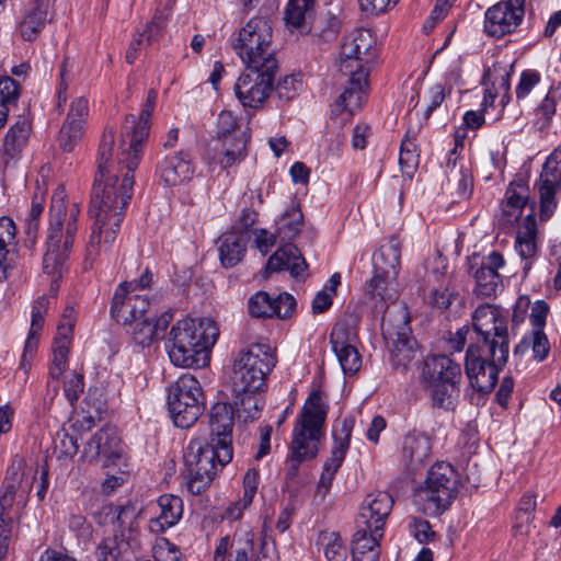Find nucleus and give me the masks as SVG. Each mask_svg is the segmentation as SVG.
<instances>
[{
    "mask_svg": "<svg viewBox=\"0 0 561 561\" xmlns=\"http://www.w3.org/2000/svg\"><path fill=\"white\" fill-rule=\"evenodd\" d=\"M115 137L113 128H105L98 151L99 178L92 190L89 213L95 219L88 245L89 255L98 254L102 248L107 249L117 236L124 211L131 198L134 171L129 170L125 150L117 154V168L112 160Z\"/></svg>",
    "mask_w": 561,
    "mask_h": 561,
    "instance_id": "1",
    "label": "nucleus"
},
{
    "mask_svg": "<svg viewBox=\"0 0 561 561\" xmlns=\"http://www.w3.org/2000/svg\"><path fill=\"white\" fill-rule=\"evenodd\" d=\"M79 204L68 202L65 187L58 186L51 196L48 211L46 251L43 257L46 274L55 276L61 273L79 230Z\"/></svg>",
    "mask_w": 561,
    "mask_h": 561,
    "instance_id": "2",
    "label": "nucleus"
},
{
    "mask_svg": "<svg viewBox=\"0 0 561 561\" xmlns=\"http://www.w3.org/2000/svg\"><path fill=\"white\" fill-rule=\"evenodd\" d=\"M218 336L219 329L213 319L185 318L172 325L165 348L171 363L178 367H204Z\"/></svg>",
    "mask_w": 561,
    "mask_h": 561,
    "instance_id": "3",
    "label": "nucleus"
},
{
    "mask_svg": "<svg viewBox=\"0 0 561 561\" xmlns=\"http://www.w3.org/2000/svg\"><path fill=\"white\" fill-rule=\"evenodd\" d=\"M327 413L328 407L320 392L313 391L301 408L293 430L287 457L289 478L296 477L301 462L311 460L319 454L320 442L324 437Z\"/></svg>",
    "mask_w": 561,
    "mask_h": 561,
    "instance_id": "4",
    "label": "nucleus"
},
{
    "mask_svg": "<svg viewBox=\"0 0 561 561\" xmlns=\"http://www.w3.org/2000/svg\"><path fill=\"white\" fill-rule=\"evenodd\" d=\"M274 348L265 343L251 344L236 357L232 366L231 388L233 393L259 392L265 386L267 374L275 367Z\"/></svg>",
    "mask_w": 561,
    "mask_h": 561,
    "instance_id": "5",
    "label": "nucleus"
},
{
    "mask_svg": "<svg viewBox=\"0 0 561 561\" xmlns=\"http://www.w3.org/2000/svg\"><path fill=\"white\" fill-rule=\"evenodd\" d=\"M222 446L207 443L204 438H194L185 449L183 476L186 488L193 495L201 494L213 481L217 468L229 461L221 459Z\"/></svg>",
    "mask_w": 561,
    "mask_h": 561,
    "instance_id": "6",
    "label": "nucleus"
},
{
    "mask_svg": "<svg viewBox=\"0 0 561 561\" xmlns=\"http://www.w3.org/2000/svg\"><path fill=\"white\" fill-rule=\"evenodd\" d=\"M410 317L405 306L399 305L386 310L382 316L381 330L388 341L390 362L393 369L404 373L415 359L417 342L411 336Z\"/></svg>",
    "mask_w": 561,
    "mask_h": 561,
    "instance_id": "7",
    "label": "nucleus"
},
{
    "mask_svg": "<svg viewBox=\"0 0 561 561\" xmlns=\"http://www.w3.org/2000/svg\"><path fill=\"white\" fill-rule=\"evenodd\" d=\"M168 408L174 425L191 427L205 410L202 387L190 374L182 375L168 388Z\"/></svg>",
    "mask_w": 561,
    "mask_h": 561,
    "instance_id": "8",
    "label": "nucleus"
},
{
    "mask_svg": "<svg viewBox=\"0 0 561 561\" xmlns=\"http://www.w3.org/2000/svg\"><path fill=\"white\" fill-rule=\"evenodd\" d=\"M455 470L450 463L437 462L427 473L425 484L420 486L414 501L423 513L435 516L448 510L453 502V478Z\"/></svg>",
    "mask_w": 561,
    "mask_h": 561,
    "instance_id": "9",
    "label": "nucleus"
},
{
    "mask_svg": "<svg viewBox=\"0 0 561 561\" xmlns=\"http://www.w3.org/2000/svg\"><path fill=\"white\" fill-rule=\"evenodd\" d=\"M472 324L490 353L494 355L500 351L496 360L501 364L506 363L510 354V333L504 311L493 305H481L472 314Z\"/></svg>",
    "mask_w": 561,
    "mask_h": 561,
    "instance_id": "10",
    "label": "nucleus"
},
{
    "mask_svg": "<svg viewBox=\"0 0 561 561\" xmlns=\"http://www.w3.org/2000/svg\"><path fill=\"white\" fill-rule=\"evenodd\" d=\"M422 379L434 383L433 403L435 407L454 410L456 365L449 355L438 354L424 360Z\"/></svg>",
    "mask_w": 561,
    "mask_h": 561,
    "instance_id": "11",
    "label": "nucleus"
},
{
    "mask_svg": "<svg viewBox=\"0 0 561 561\" xmlns=\"http://www.w3.org/2000/svg\"><path fill=\"white\" fill-rule=\"evenodd\" d=\"M497 354L489 353L490 360L488 362L483 355V350L480 345L472 344L467 348L465 356V374L468 378L470 387L479 393H488L493 390L497 381L499 370L502 369L506 363H499Z\"/></svg>",
    "mask_w": 561,
    "mask_h": 561,
    "instance_id": "12",
    "label": "nucleus"
},
{
    "mask_svg": "<svg viewBox=\"0 0 561 561\" xmlns=\"http://www.w3.org/2000/svg\"><path fill=\"white\" fill-rule=\"evenodd\" d=\"M231 47L247 66V70L277 71L278 61L271 39L266 37H234Z\"/></svg>",
    "mask_w": 561,
    "mask_h": 561,
    "instance_id": "13",
    "label": "nucleus"
},
{
    "mask_svg": "<svg viewBox=\"0 0 561 561\" xmlns=\"http://www.w3.org/2000/svg\"><path fill=\"white\" fill-rule=\"evenodd\" d=\"M467 264L468 272L476 280L474 293L477 296L491 297L502 289V277L497 271L504 266L505 260L500 252L492 251L484 257L474 254L468 259Z\"/></svg>",
    "mask_w": 561,
    "mask_h": 561,
    "instance_id": "14",
    "label": "nucleus"
},
{
    "mask_svg": "<svg viewBox=\"0 0 561 561\" xmlns=\"http://www.w3.org/2000/svg\"><path fill=\"white\" fill-rule=\"evenodd\" d=\"M377 56L376 37H344L341 44V72L369 75L370 65Z\"/></svg>",
    "mask_w": 561,
    "mask_h": 561,
    "instance_id": "15",
    "label": "nucleus"
},
{
    "mask_svg": "<svg viewBox=\"0 0 561 561\" xmlns=\"http://www.w3.org/2000/svg\"><path fill=\"white\" fill-rule=\"evenodd\" d=\"M275 71H244L234 84V92L244 107L259 108L270 96Z\"/></svg>",
    "mask_w": 561,
    "mask_h": 561,
    "instance_id": "16",
    "label": "nucleus"
},
{
    "mask_svg": "<svg viewBox=\"0 0 561 561\" xmlns=\"http://www.w3.org/2000/svg\"><path fill=\"white\" fill-rule=\"evenodd\" d=\"M134 285L135 282H123L119 284L111 304L112 317L125 327L148 318L146 314L150 301L146 295L130 293V287Z\"/></svg>",
    "mask_w": 561,
    "mask_h": 561,
    "instance_id": "17",
    "label": "nucleus"
},
{
    "mask_svg": "<svg viewBox=\"0 0 561 561\" xmlns=\"http://www.w3.org/2000/svg\"><path fill=\"white\" fill-rule=\"evenodd\" d=\"M540 216L548 219L557 207L556 194L561 190V150L556 148L546 159L539 181Z\"/></svg>",
    "mask_w": 561,
    "mask_h": 561,
    "instance_id": "18",
    "label": "nucleus"
},
{
    "mask_svg": "<svg viewBox=\"0 0 561 561\" xmlns=\"http://www.w3.org/2000/svg\"><path fill=\"white\" fill-rule=\"evenodd\" d=\"M153 110L154 105L145 103L138 122H136V117L134 115L126 117L124 127L125 131L122 134V142L124 144L126 139H128V148L124 149L127 158L121 160L127 161L129 170H136L140 162L142 145L149 136V122Z\"/></svg>",
    "mask_w": 561,
    "mask_h": 561,
    "instance_id": "19",
    "label": "nucleus"
},
{
    "mask_svg": "<svg viewBox=\"0 0 561 561\" xmlns=\"http://www.w3.org/2000/svg\"><path fill=\"white\" fill-rule=\"evenodd\" d=\"M123 455L121 439L113 426L98 431L85 444L83 457L90 462L100 461L103 467L117 465Z\"/></svg>",
    "mask_w": 561,
    "mask_h": 561,
    "instance_id": "20",
    "label": "nucleus"
},
{
    "mask_svg": "<svg viewBox=\"0 0 561 561\" xmlns=\"http://www.w3.org/2000/svg\"><path fill=\"white\" fill-rule=\"evenodd\" d=\"M209 428L211 443L222 446L221 459L231 461L232 459V428H233V409L225 402H217L213 405L209 415Z\"/></svg>",
    "mask_w": 561,
    "mask_h": 561,
    "instance_id": "21",
    "label": "nucleus"
},
{
    "mask_svg": "<svg viewBox=\"0 0 561 561\" xmlns=\"http://www.w3.org/2000/svg\"><path fill=\"white\" fill-rule=\"evenodd\" d=\"M88 116V100L82 96L72 100L65 123L59 131V146L64 151H72L80 141Z\"/></svg>",
    "mask_w": 561,
    "mask_h": 561,
    "instance_id": "22",
    "label": "nucleus"
},
{
    "mask_svg": "<svg viewBox=\"0 0 561 561\" xmlns=\"http://www.w3.org/2000/svg\"><path fill=\"white\" fill-rule=\"evenodd\" d=\"M393 506V500L387 492L369 494L364 500L356 525L373 528L374 533H383V526Z\"/></svg>",
    "mask_w": 561,
    "mask_h": 561,
    "instance_id": "23",
    "label": "nucleus"
},
{
    "mask_svg": "<svg viewBox=\"0 0 561 561\" xmlns=\"http://www.w3.org/2000/svg\"><path fill=\"white\" fill-rule=\"evenodd\" d=\"M254 534L248 528L238 529L232 537L219 540L214 553L215 561H252L254 557Z\"/></svg>",
    "mask_w": 561,
    "mask_h": 561,
    "instance_id": "24",
    "label": "nucleus"
},
{
    "mask_svg": "<svg viewBox=\"0 0 561 561\" xmlns=\"http://www.w3.org/2000/svg\"><path fill=\"white\" fill-rule=\"evenodd\" d=\"M514 61L508 58L496 60L492 67L485 69L483 73V81L486 85L490 84L484 94L482 105L484 107L492 105L495 96L502 92L503 101H508V92L511 89L510 80L513 75Z\"/></svg>",
    "mask_w": 561,
    "mask_h": 561,
    "instance_id": "25",
    "label": "nucleus"
},
{
    "mask_svg": "<svg viewBox=\"0 0 561 561\" xmlns=\"http://www.w3.org/2000/svg\"><path fill=\"white\" fill-rule=\"evenodd\" d=\"M524 16V10H515L503 1L485 12L484 28L488 35H508L515 32Z\"/></svg>",
    "mask_w": 561,
    "mask_h": 561,
    "instance_id": "26",
    "label": "nucleus"
},
{
    "mask_svg": "<svg viewBox=\"0 0 561 561\" xmlns=\"http://www.w3.org/2000/svg\"><path fill=\"white\" fill-rule=\"evenodd\" d=\"M342 73L348 76V83L344 92L339 96L333 105L332 113L334 115H340L343 112L353 114L355 111L359 110L365 100L366 90L368 88L369 75L364 73L363 71L357 73Z\"/></svg>",
    "mask_w": 561,
    "mask_h": 561,
    "instance_id": "27",
    "label": "nucleus"
},
{
    "mask_svg": "<svg viewBox=\"0 0 561 561\" xmlns=\"http://www.w3.org/2000/svg\"><path fill=\"white\" fill-rule=\"evenodd\" d=\"M158 173L165 185H180L193 178L194 167L192 159L190 154L184 151L167 156L159 163Z\"/></svg>",
    "mask_w": 561,
    "mask_h": 561,
    "instance_id": "28",
    "label": "nucleus"
},
{
    "mask_svg": "<svg viewBox=\"0 0 561 561\" xmlns=\"http://www.w3.org/2000/svg\"><path fill=\"white\" fill-rule=\"evenodd\" d=\"M250 136L247 131L233 134V136L219 139L214 147L213 160L226 169L247 157V146Z\"/></svg>",
    "mask_w": 561,
    "mask_h": 561,
    "instance_id": "29",
    "label": "nucleus"
},
{
    "mask_svg": "<svg viewBox=\"0 0 561 561\" xmlns=\"http://www.w3.org/2000/svg\"><path fill=\"white\" fill-rule=\"evenodd\" d=\"M308 265L298 248L291 243L280 247L266 263V273L289 271L294 278L305 275Z\"/></svg>",
    "mask_w": 561,
    "mask_h": 561,
    "instance_id": "30",
    "label": "nucleus"
},
{
    "mask_svg": "<svg viewBox=\"0 0 561 561\" xmlns=\"http://www.w3.org/2000/svg\"><path fill=\"white\" fill-rule=\"evenodd\" d=\"M536 237V219L534 214H529L525 217L522 225L519 226L514 244L516 252L524 261L523 272L525 275H527L530 271L533 261L538 253Z\"/></svg>",
    "mask_w": 561,
    "mask_h": 561,
    "instance_id": "31",
    "label": "nucleus"
},
{
    "mask_svg": "<svg viewBox=\"0 0 561 561\" xmlns=\"http://www.w3.org/2000/svg\"><path fill=\"white\" fill-rule=\"evenodd\" d=\"M16 227L7 216L0 218V282L7 279L8 271L13 268L16 260Z\"/></svg>",
    "mask_w": 561,
    "mask_h": 561,
    "instance_id": "32",
    "label": "nucleus"
},
{
    "mask_svg": "<svg viewBox=\"0 0 561 561\" xmlns=\"http://www.w3.org/2000/svg\"><path fill=\"white\" fill-rule=\"evenodd\" d=\"M172 320V313L165 312L159 318H144L142 320L136 321L129 325H126L127 331L133 335L134 341L141 346H149L156 341L160 333L165 331L170 321Z\"/></svg>",
    "mask_w": 561,
    "mask_h": 561,
    "instance_id": "33",
    "label": "nucleus"
},
{
    "mask_svg": "<svg viewBox=\"0 0 561 561\" xmlns=\"http://www.w3.org/2000/svg\"><path fill=\"white\" fill-rule=\"evenodd\" d=\"M383 533L376 534L373 528L358 526L352 543L354 561H377L379 558V540Z\"/></svg>",
    "mask_w": 561,
    "mask_h": 561,
    "instance_id": "34",
    "label": "nucleus"
},
{
    "mask_svg": "<svg viewBox=\"0 0 561 561\" xmlns=\"http://www.w3.org/2000/svg\"><path fill=\"white\" fill-rule=\"evenodd\" d=\"M248 239V233L242 231L227 232L219 238L218 251L222 266L233 267L242 260Z\"/></svg>",
    "mask_w": 561,
    "mask_h": 561,
    "instance_id": "35",
    "label": "nucleus"
},
{
    "mask_svg": "<svg viewBox=\"0 0 561 561\" xmlns=\"http://www.w3.org/2000/svg\"><path fill=\"white\" fill-rule=\"evenodd\" d=\"M396 280L397 278H390L388 274L378 275V273L374 272L373 277L365 285L366 295L374 300L375 308H380L383 313L386 310H391L388 307L383 309V306L393 301L398 296L394 287Z\"/></svg>",
    "mask_w": 561,
    "mask_h": 561,
    "instance_id": "36",
    "label": "nucleus"
},
{
    "mask_svg": "<svg viewBox=\"0 0 561 561\" xmlns=\"http://www.w3.org/2000/svg\"><path fill=\"white\" fill-rule=\"evenodd\" d=\"M401 245L396 238L385 242L374 257V272L397 278L400 270Z\"/></svg>",
    "mask_w": 561,
    "mask_h": 561,
    "instance_id": "37",
    "label": "nucleus"
},
{
    "mask_svg": "<svg viewBox=\"0 0 561 561\" xmlns=\"http://www.w3.org/2000/svg\"><path fill=\"white\" fill-rule=\"evenodd\" d=\"M160 514L151 519L150 529L152 531H163L178 523L183 513L182 500L179 496L164 494L158 500Z\"/></svg>",
    "mask_w": 561,
    "mask_h": 561,
    "instance_id": "38",
    "label": "nucleus"
},
{
    "mask_svg": "<svg viewBox=\"0 0 561 561\" xmlns=\"http://www.w3.org/2000/svg\"><path fill=\"white\" fill-rule=\"evenodd\" d=\"M70 329L64 325L58 330V335L53 342V359L49 366V378L58 380L67 368L68 355L70 351Z\"/></svg>",
    "mask_w": 561,
    "mask_h": 561,
    "instance_id": "39",
    "label": "nucleus"
},
{
    "mask_svg": "<svg viewBox=\"0 0 561 561\" xmlns=\"http://www.w3.org/2000/svg\"><path fill=\"white\" fill-rule=\"evenodd\" d=\"M33 478L25 476L19 467L8 469L2 484V492L18 499V507H24L32 490Z\"/></svg>",
    "mask_w": 561,
    "mask_h": 561,
    "instance_id": "40",
    "label": "nucleus"
},
{
    "mask_svg": "<svg viewBox=\"0 0 561 561\" xmlns=\"http://www.w3.org/2000/svg\"><path fill=\"white\" fill-rule=\"evenodd\" d=\"M31 135V124L26 119H19L5 134L3 140V150L11 158L22 152L28 142Z\"/></svg>",
    "mask_w": 561,
    "mask_h": 561,
    "instance_id": "41",
    "label": "nucleus"
},
{
    "mask_svg": "<svg viewBox=\"0 0 561 561\" xmlns=\"http://www.w3.org/2000/svg\"><path fill=\"white\" fill-rule=\"evenodd\" d=\"M358 318L356 316H345L332 328L330 342L332 348L354 345L358 340L357 334Z\"/></svg>",
    "mask_w": 561,
    "mask_h": 561,
    "instance_id": "42",
    "label": "nucleus"
},
{
    "mask_svg": "<svg viewBox=\"0 0 561 561\" xmlns=\"http://www.w3.org/2000/svg\"><path fill=\"white\" fill-rule=\"evenodd\" d=\"M51 21L48 12V3L39 2L37 5L26 13L20 23L21 35H32L42 33L46 30V24Z\"/></svg>",
    "mask_w": 561,
    "mask_h": 561,
    "instance_id": "43",
    "label": "nucleus"
},
{
    "mask_svg": "<svg viewBox=\"0 0 561 561\" xmlns=\"http://www.w3.org/2000/svg\"><path fill=\"white\" fill-rule=\"evenodd\" d=\"M313 0H289L284 12V21L290 32L299 30L312 12Z\"/></svg>",
    "mask_w": 561,
    "mask_h": 561,
    "instance_id": "44",
    "label": "nucleus"
},
{
    "mask_svg": "<svg viewBox=\"0 0 561 561\" xmlns=\"http://www.w3.org/2000/svg\"><path fill=\"white\" fill-rule=\"evenodd\" d=\"M233 404L239 419L244 422H252L259 417L263 401L257 392L233 393Z\"/></svg>",
    "mask_w": 561,
    "mask_h": 561,
    "instance_id": "45",
    "label": "nucleus"
},
{
    "mask_svg": "<svg viewBox=\"0 0 561 561\" xmlns=\"http://www.w3.org/2000/svg\"><path fill=\"white\" fill-rule=\"evenodd\" d=\"M128 543L123 534H115L104 538L95 549L98 561H118Z\"/></svg>",
    "mask_w": 561,
    "mask_h": 561,
    "instance_id": "46",
    "label": "nucleus"
},
{
    "mask_svg": "<svg viewBox=\"0 0 561 561\" xmlns=\"http://www.w3.org/2000/svg\"><path fill=\"white\" fill-rule=\"evenodd\" d=\"M403 457L413 465L422 463L430 454V443L425 436L408 435L403 440Z\"/></svg>",
    "mask_w": 561,
    "mask_h": 561,
    "instance_id": "47",
    "label": "nucleus"
},
{
    "mask_svg": "<svg viewBox=\"0 0 561 561\" xmlns=\"http://www.w3.org/2000/svg\"><path fill=\"white\" fill-rule=\"evenodd\" d=\"M399 164L404 175L412 178L413 173L419 165V153L416 152V145L414 139L410 137V131L407 133L401 142Z\"/></svg>",
    "mask_w": 561,
    "mask_h": 561,
    "instance_id": "48",
    "label": "nucleus"
},
{
    "mask_svg": "<svg viewBox=\"0 0 561 561\" xmlns=\"http://www.w3.org/2000/svg\"><path fill=\"white\" fill-rule=\"evenodd\" d=\"M343 461L344 458L341 457L340 453L331 451V457L324 462L323 471L317 488V494L322 499H324L330 491L334 476Z\"/></svg>",
    "mask_w": 561,
    "mask_h": 561,
    "instance_id": "49",
    "label": "nucleus"
},
{
    "mask_svg": "<svg viewBox=\"0 0 561 561\" xmlns=\"http://www.w3.org/2000/svg\"><path fill=\"white\" fill-rule=\"evenodd\" d=\"M249 313L254 318H272L275 316L274 298L266 291H257L248 302Z\"/></svg>",
    "mask_w": 561,
    "mask_h": 561,
    "instance_id": "50",
    "label": "nucleus"
},
{
    "mask_svg": "<svg viewBox=\"0 0 561 561\" xmlns=\"http://www.w3.org/2000/svg\"><path fill=\"white\" fill-rule=\"evenodd\" d=\"M526 205V198L514 188H508L505 194V199L502 203V213L507 222L516 221Z\"/></svg>",
    "mask_w": 561,
    "mask_h": 561,
    "instance_id": "51",
    "label": "nucleus"
},
{
    "mask_svg": "<svg viewBox=\"0 0 561 561\" xmlns=\"http://www.w3.org/2000/svg\"><path fill=\"white\" fill-rule=\"evenodd\" d=\"M335 353L344 374H356L362 366V357L354 345L332 348Z\"/></svg>",
    "mask_w": 561,
    "mask_h": 561,
    "instance_id": "52",
    "label": "nucleus"
},
{
    "mask_svg": "<svg viewBox=\"0 0 561 561\" xmlns=\"http://www.w3.org/2000/svg\"><path fill=\"white\" fill-rule=\"evenodd\" d=\"M320 543L324 547V556L328 561H344L346 549L341 537L336 533H322L319 537Z\"/></svg>",
    "mask_w": 561,
    "mask_h": 561,
    "instance_id": "53",
    "label": "nucleus"
},
{
    "mask_svg": "<svg viewBox=\"0 0 561 561\" xmlns=\"http://www.w3.org/2000/svg\"><path fill=\"white\" fill-rule=\"evenodd\" d=\"M304 222V215L300 210L299 205H293L284 214L280 222H279V231L285 234L286 238L293 239L295 238Z\"/></svg>",
    "mask_w": 561,
    "mask_h": 561,
    "instance_id": "54",
    "label": "nucleus"
},
{
    "mask_svg": "<svg viewBox=\"0 0 561 561\" xmlns=\"http://www.w3.org/2000/svg\"><path fill=\"white\" fill-rule=\"evenodd\" d=\"M44 210V194L37 190L34 193L32 205L25 218V232L30 238H35L39 229V217Z\"/></svg>",
    "mask_w": 561,
    "mask_h": 561,
    "instance_id": "55",
    "label": "nucleus"
},
{
    "mask_svg": "<svg viewBox=\"0 0 561 561\" xmlns=\"http://www.w3.org/2000/svg\"><path fill=\"white\" fill-rule=\"evenodd\" d=\"M355 420L353 417H345L342 420L340 427L334 428V445L331 451L340 453L341 457L345 458V455L350 447V440Z\"/></svg>",
    "mask_w": 561,
    "mask_h": 561,
    "instance_id": "56",
    "label": "nucleus"
},
{
    "mask_svg": "<svg viewBox=\"0 0 561 561\" xmlns=\"http://www.w3.org/2000/svg\"><path fill=\"white\" fill-rule=\"evenodd\" d=\"M16 525L12 514L0 511V558H4L9 551Z\"/></svg>",
    "mask_w": 561,
    "mask_h": 561,
    "instance_id": "57",
    "label": "nucleus"
},
{
    "mask_svg": "<svg viewBox=\"0 0 561 561\" xmlns=\"http://www.w3.org/2000/svg\"><path fill=\"white\" fill-rule=\"evenodd\" d=\"M180 554L178 547L165 538L158 539L152 547L156 561H179Z\"/></svg>",
    "mask_w": 561,
    "mask_h": 561,
    "instance_id": "58",
    "label": "nucleus"
},
{
    "mask_svg": "<svg viewBox=\"0 0 561 561\" xmlns=\"http://www.w3.org/2000/svg\"><path fill=\"white\" fill-rule=\"evenodd\" d=\"M48 307H49V300L47 297L42 296L37 300H35V302L32 307V312H31L30 332L37 333V334L41 333L43 325H44L45 314L48 310Z\"/></svg>",
    "mask_w": 561,
    "mask_h": 561,
    "instance_id": "59",
    "label": "nucleus"
},
{
    "mask_svg": "<svg viewBox=\"0 0 561 561\" xmlns=\"http://www.w3.org/2000/svg\"><path fill=\"white\" fill-rule=\"evenodd\" d=\"M20 95V85L11 77H0V103L8 108L14 104Z\"/></svg>",
    "mask_w": 561,
    "mask_h": 561,
    "instance_id": "60",
    "label": "nucleus"
},
{
    "mask_svg": "<svg viewBox=\"0 0 561 561\" xmlns=\"http://www.w3.org/2000/svg\"><path fill=\"white\" fill-rule=\"evenodd\" d=\"M454 3V0H437L434 9L423 25L425 33L434 31L436 24L440 22L449 12Z\"/></svg>",
    "mask_w": 561,
    "mask_h": 561,
    "instance_id": "61",
    "label": "nucleus"
},
{
    "mask_svg": "<svg viewBox=\"0 0 561 561\" xmlns=\"http://www.w3.org/2000/svg\"><path fill=\"white\" fill-rule=\"evenodd\" d=\"M300 85L301 82L295 76H286L277 82L275 92L279 100L289 101L296 96Z\"/></svg>",
    "mask_w": 561,
    "mask_h": 561,
    "instance_id": "62",
    "label": "nucleus"
},
{
    "mask_svg": "<svg viewBox=\"0 0 561 561\" xmlns=\"http://www.w3.org/2000/svg\"><path fill=\"white\" fill-rule=\"evenodd\" d=\"M540 75L536 70H524L516 87L517 100L525 99L531 90L540 82Z\"/></svg>",
    "mask_w": 561,
    "mask_h": 561,
    "instance_id": "63",
    "label": "nucleus"
},
{
    "mask_svg": "<svg viewBox=\"0 0 561 561\" xmlns=\"http://www.w3.org/2000/svg\"><path fill=\"white\" fill-rule=\"evenodd\" d=\"M83 375L73 371L68 377L64 386L65 394L71 405H73L78 401L79 396L83 392Z\"/></svg>",
    "mask_w": 561,
    "mask_h": 561,
    "instance_id": "64",
    "label": "nucleus"
}]
</instances>
